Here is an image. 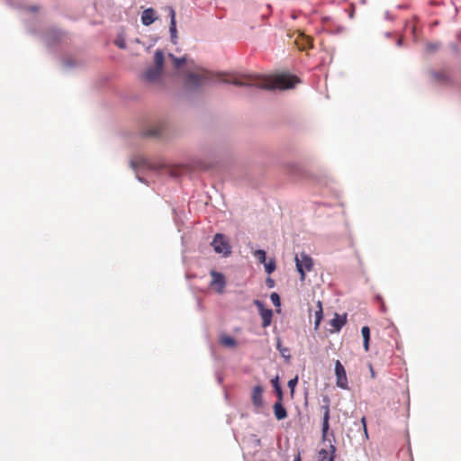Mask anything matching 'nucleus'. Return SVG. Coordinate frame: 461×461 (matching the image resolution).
<instances>
[{
    "label": "nucleus",
    "mask_w": 461,
    "mask_h": 461,
    "mask_svg": "<svg viewBox=\"0 0 461 461\" xmlns=\"http://www.w3.org/2000/svg\"><path fill=\"white\" fill-rule=\"evenodd\" d=\"M148 135H150V136H159L160 135V130L159 129L150 130V131H149Z\"/></svg>",
    "instance_id": "27"
},
{
    "label": "nucleus",
    "mask_w": 461,
    "mask_h": 461,
    "mask_svg": "<svg viewBox=\"0 0 461 461\" xmlns=\"http://www.w3.org/2000/svg\"><path fill=\"white\" fill-rule=\"evenodd\" d=\"M273 408H274L275 416L278 420H284L287 417V411H286L285 408L283 406V404L281 403V402H276L274 404Z\"/></svg>",
    "instance_id": "13"
},
{
    "label": "nucleus",
    "mask_w": 461,
    "mask_h": 461,
    "mask_svg": "<svg viewBox=\"0 0 461 461\" xmlns=\"http://www.w3.org/2000/svg\"><path fill=\"white\" fill-rule=\"evenodd\" d=\"M254 304L258 307L259 314L262 318V327L267 328L271 324L273 312L271 309H266L264 303L259 300H255Z\"/></svg>",
    "instance_id": "8"
},
{
    "label": "nucleus",
    "mask_w": 461,
    "mask_h": 461,
    "mask_svg": "<svg viewBox=\"0 0 461 461\" xmlns=\"http://www.w3.org/2000/svg\"><path fill=\"white\" fill-rule=\"evenodd\" d=\"M330 461H332V460H330Z\"/></svg>",
    "instance_id": "36"
},
{
    "label": "nucleus",
    "mask_w": 461,
    "mask_h": 461,
    "mask_svg": "<svg viewBox=\"0 0 461 461\" xmlns=\"http://www.w3.org/2000/svg\"><path fill=\"white\" fill-rule=\"evenodd\" d=\"M155 66L147 69L144 78L149 82H154L160 77L164 65V52L157 50L154 54Z\"/></svg>",
    "instance_id": "2"
},
{
    "label": "nucleus",
    "mask_w": 461,
    "mask_h": 461,
    "mask_svg": "<svg viewBox=\"0 0 461 461\" xmlns=\"http://www.w3.org/2000/svg\"><path fill=\"white\" fill-rule=\"evenodd\" d=\"M116 44L121 49H123L125 47L124 42H122H122L116 41Z\"/></svg>",
    "instance_id": "31"
},
{
    "label": "nucleus",
    "mask_w": 461,
    "mask_h": 461,
    "mask_svg": "<svg viewBox=\"0 0 461 461\" xmlns=\"http://www.w3.org/2000/svg\"><path fill=\"white\" fill-rule=\"evenodd\" d=\"M169 57L172 59L174 67L176 68H179L184 63H185L186 59L185 58H176L174 55L170 54Z\"/></svg>",
    "instance_id": "21"
},
{
    "label": "nucleus",
    "mask_w": 461,
    "mask_h": 461,
    "mask_svg": "<svg viewBox=\"0 0 461 461\" xmlns=\"http://www.w3.org/2000/svg\"><path fill=\"white\" fill-rule=\"evenodd\" d=\"M276 393L278 395V401L277 402H281L282 401L283 393H282V389L280 388L279 385L276 386Z\"/></svg>",
    "instance_id": "28"
},
{
    "label": "nucleus",
    "mask_w": 461,
    "mask_h": 461,
    "mask_svg": "<svg viewBox=\"0 0 461 461\" xmlns=\"http://www.w3.org/2000/svg\"><path fill=\"white\" fill-rule=\"evenodd\" d=\"M397 44H398L399 46H401V45H402V39H399V40H398Z\"/></svg>",
    "instance_id": "34"
},
{
    "label": "nucleus",
    "mask_w": 461,
    "mask_h": 461,
    "mask_svg": "<svg viewBox=\"0 0 461 461\" xmlns=\"http://www.w3.org/2000/svg\"><path fill=\"white\" fill-rule=\"evenodd\" d=\"M347 322V315H339L338 313L335 314L334 318L330 321V325L334 328L336 331H339L341 328Z\"/></svg>",
    "instance_id": "11"
},
{
    "label": "nucleus",
    "mask_w": 461,
    "mask_h": 461,
    "mask_svg": "<svg viewBox=\"0 0 461 461\" xmlns=\"http://www.w3.org/2000/svg\"><path fill=\"white\" fill-rule=\"evenodd\" d=\"M217 77L220 81L235 86H253L259 89H288L294 87L298 82L294 76L282 74L276 77L254 78L251 77L238 78L232 75H214L212 72L198 68L194 72L186 75L185 86L191 90H196Z\"/></svg>",
    "instance_id": "1"
},
{
    "label": "nucleus",
    "mask_w": 461,
    "mask_h": 461,
    "mask_svg": "<svg viewBox=\"0 0 461 461\" xmlns=\"http://www.w3.org/2000/svg\"><path fill=\"white\" fill-rule=\"evenodd\" d=\"M318 310L315 312V321H314V329L318 330L319 326L321 324V321L322 320L323 312H322V305L320 301L317 303Z\"/></svg>",
    "instance_id": "18"
},
{
    "label": "nucleus",
    "mask_w": 461,
    "mask_h": 461,
    "mask_svg": "<svg viewBox=\"0 0 461 461\" xmlns=\"http://www.w3.org/2000/svg\"><path fill=\"white\" fill-rule=\"evenodd\" d=\"M196 167H197L198 168H200V169H203V170L208 169V168L210 167V166H208V165H204L202 161H198V162L196 163Z\"/></svg>",
    "instance_id": "29"
},
{
    "label": "nucleus",
    "mask_w": 461,
    "mask_h": 461,
    "mask_svg": "<svg viewBox=\"0 0 461 461\" xmlns=\"http://www.w3.org/2000/svg\"><path fill=\"white\" fill-rule=\"evenodd\" d=\"M361 334L363 337V346L365 351L369 350V341H370V329L367 326H364L361 329Z\"/></svg>",
    "instance_id": "14"
},
{
    "label": "nucleus",
    "mask_w": 461,
    "mask_h": 461,
    "mask_svg": "<svg viewBox=\"0 0 461 461\" xmlns=\"http://www.w3.org/2000/svg\"><path fill=\"white\" fill-rule=\"evenodd\" d=\"M265 269L267 274H271L276 269V264L274 261H269L268 263H265Z\"/></svg>",
    "instance_id": "24"
},
{
    "label": "nucleus",
    "mask_w": 461,
    "mask_h": 461,
    "mask_svg": "<svg viewBox=\"0 0 461 461\" xmlns=\"http://www.w3.org/2000/svg\"><path fill=\"white\" fill-rule=\"evenodd\" d=\"M440 48V44L438 42H428L425 45V50L427 53H434L438 51Z\"/></svg>",
    "instance_id": "19"
},
{
    "label": "nucleus",
    "mask_w": 461,
    "mask_h": 461,
    "mask_svg": "<svg viewBox=\"0 0 461 461\" xmlns=\"http://www.w3.org/2000/svg\"><path fill=\"white\" fill-rule=\"evenodd\" d=\"M270 299L276 306H280V297L276 293H272Z\"/></svg>",
    "instance_id": "26"
},
{
    "label": "nucleus",
    "mask_w": 461,
    "mask_h": 461,
    "mask_svg": "<svg viewBox=\"0 0 461 461\" xmlns=\"http://www.w3.org/2000/svg\"><path fill=\"white\" fill-rule=\"evenodd\" d=\"M263 392L264 388L260 384L254 386L252 389L251 402L256 411H259L264 407Z\"/></svg>",
    "instance_id": "6"
},
{
    "label": "nucleus",
    "mask_w": 461,
    "mask_h": 461,
    "mask_svg": "<svg viewBox=\"0 0 461 461\" xmlns=\"http://www.w3.org/2000/svg\"><path fill=\"white\" fill-rule=\"evenodd\" d=\"M435 81L438 83H447L449 81V76L445 71H437L432 73Z\"/></svg>",
    "instance_id": "16"
},
{
    "label": "nucleus",
    "mask_w": 461,
    "mask_h": 461,
    "mask_svg": "<svg viewBox=\"0 0 461 461\" xmlns=\"http://www.w3.org/2000/svg\"><path fill=\"white\" fill-rule=\"evenodd\" d=\"M155 10L153 8H147L142 12L141 23L145 26H149L156 21Z\"/></svg>",
    "instance_id": "10"
},
{
    "label": "nucleus",
    "mask_w": 461,
    "mask_h": 461,
    "mask_svg": "<svg viewBox=\"0 0 461 461\" xmlns=\"http://www.w3.org/2000/svg\"><path fill=\"white\" fill-rule=\"evenodd\" d=\"M361 422H362V424H363L364 430H365V432L366 433V430H367V429H366V418H365V417H363V418L361 419Z\"/></svg>",
    "instance_id": "30"
},
{
    "label": "nucleus",
    "mask_w": 461,
    "mask_h": 461,
    "mask_svg": "<svg viewBox=\"0 0 461 461\" xmlns=\"http://www.w3.org/2000/svg\"><path fill=\"white\" fill-rule=\"evenodd\" d=\"M273 383H274V386L276 387V385H278V379L276 378V380L273 381Z\"/></svg>",
    "instance_id": "33"
},
{
    "label": "nucleus",
    "mask_w": 461,
    "mask_h": 461,
    "mask_svg": "<svg viewBox=\"0 0 461 461\" xmlns=\"http://www.w3.org/2000/svg\"><path fill=\"white\" fill-rule=\"evenodd\" d=\"M276 348L280 351L281 355L285 357H289V355H286V353L289 351L288 348H283L282 341L280 339H277L276 342Z\"/></svg>",
    "instance_id": "22"
},
{
    "label": "nucleus",
    "mask_w": 461,
    "mask_h": 461,
    "mask_svg": "<svg viewBox=\"0 0 461 461\" xmlns=\"http://www.w3.org/2000/svg\"><path fill=\"white\" fill-rule=\"evenodd\" d=\"M336 384L341 389H348V377L346 370L339 360L335 362Z\"/></svg>",
    "instance_id": "4"
},
{
    "label": "nucleus",
    "mask_w": 461,
    "mask_h": 461,
    "mask_svg": "<svg viewBox=\"0 0 461 461\" xmlns=\"http://www.w3.org/2000/svg\"><path fill=\"white\" fill-rule=\"evenodd\" d=\"M371 375H372V376H375V373H374V370L372 367H371Z\"/></svg>",
    "instance_id": "35"
},
{
    "label": "nucleus",
    "mask_w": 461,
    "mask_h": 461,
    "mask_svg": "<svg viewBox=\"0 0 461 461\" xmlns=\"http://www.w3.org/2000/svg\"><path fill=\"white\" fill-rule=\"evenodd\" d=\"M220 342L221 345L228 348H234L237 345L235 339L228 335L221 336Z\"/></svg>",
    "instance_id": "17"
},
{
    "label": "nucleus",
    "mask_w": 461,
    "mask_h": 461,
    "mask_svg": "<svg viewBox=\"0 0 461 461\" xmlns=\"http://www.w3.org/2000/svg\"><path fill=\"white\" fill-rule=\"evenodd\" d=\"M302 40L304 41L302 45L299 46L300 49L312 48V40L309 37L303 36Z\"/></svg>",
    "instance_id": "23"
},
{
    "label": "nucleus",
    "mask_w": 461,
    "mask_h": 461,
    "mask_svg": "<svg viewBox=\"0 0 461 461\" xmlns=\"http://www.w3.org/2000/svg\"><path fill=\"white\" fill-rule=\"evenodd\" d=\"M295 264L301 281H304L305 272H310L312 269V258L305 253H301L300 256H295Z\"/></svg>",
    "instance_id": "3"
},
{
    "label": "nucleus",
    "mask_w": 461,
    "mask_h": 461,
    "mask_svg": "<svg viewBox=\"0 0 461 461\" xmlns=\"http://www.w3.org/2000/svg\"><path fill=\"white\" fill-rule=\"evenodd\" d=\"M331 453H330L326 449H321L318 452V461H330L334 460V453H335V447L333 445L330 446Z\"/></svg>",
    "instance_id": "12"
},
{
    "label": "nucleus",
    "mask_w": 461,
    "mask_h": 461,
    "mask_svg": "<svg viewBox=\"0 0 461 461\" xmlns=\"http://www.w3.org/2000/svg\"><path fill=\"white\" fill-rule=\"evenodd\" d=\"M297 383H298V376H295L294 378L289 380L288 387L290 388L292 393H294V388H295Z\"/></svg>",
    "instance_id": "25"
},
{
    "label": "nucleus",
    "mask_w": 461,
    "mask_h": 461,
    "mask_svg": "<svg viewBox=\"0 0 461 461\" xmlns=\"http://www.w3.org/2000/svg\"><path fill=\"white\" fill-rule=\"evenodd\" d=\"M294 461H302L301 460V456L300 455H297L295 457H294Z\"/></svg>",
    "instance_id": "32"
},
{
    "label": "nucleus",
    "mask_w": 461,
    "mask_h": 461,
    "mask_svg": "<svg viewBox=\"0 0 461 461\" xmlns=\"http://www.w3.org/2000/svg\"><path fill=\"white\" fill-rule=\"evenodd\" d=\"M210 274L212 276L211 287L215 289L217 293L222 294L226 285L224 276L215 270H212Z\"/></svg>",
    "instance_id": "7"
},
{
    "label": "nucleus",
    "mask_w": 461,
    "mask_h": 461,
    "mask_svg": "<svg viewBox=\"0 0 461 461\" xmlns=\"http://www.w3.org/2000/svg\"><path fill=\"white\" fill-rule=\"evenodd\" d=\"M169 13H170V17H171L170 26H169L170 34H171L172 38H176V13H175L174 9L171 7L169 8Z\"/></svg>",
    "instance_id": "15"
},
{
    "label": "nucleus",
    "mask_w": 461,
    "mask_h": 461,
    "mask_svg": "<svg viewBox=\"0 0 461 461\" xmlns=\"http://www.w3.org/2000/svg\"><path fill=\"white\" fill-rule=\"evenodd\" d=\"M255 258L260 262L265 263L267 259L266 252L263 249H258L254 252Z\"/></svg>",
    "instance_id": "20"
},
{
    "label": "nucleus",
    "mask_w": 461,
    "mask_h": 461,
    "mask_svg": "<svg viewBox=\"0 0 461 461\" xmlns=\"http://www.w3.org/2000/svg\"><path fill=\"white\" fill-rule=\"evenodd\" d=\"M212 246L216 253H222L228 255L230 253V246L222 234H216Z\"/></svg>",
    "instance_id": "5"
},
{
    "label": "nucleus",
    "mask_w": 461,
    "mask_h": 461,
    "mask_svg": "<svg viewBox=\"0 0 461 461\" xmlns=\"http://www.w3.org/2000/svg\"><path fill=\"white\" fill-rule=\"evenodd\" d=\"M327 402H329L328 400H327ZM321 409L323 410V419H322L321 432H322V438H325L326 436H327L329 428H330V426H329V420H330V406H329V403H327L326 405H323L321 407Z\"/></svg>",
    "instance_id": "9"
}]
</instances>
